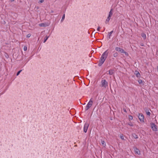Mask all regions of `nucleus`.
Listing matches in <instances>:
<instances>
[{
	"label": "nucleus",
	"instance_id": "nucleus-25",
	"mask_svg": "<svg viewBox=\"0 0 158 158\" xmlns=\"http://www.w3.org/2000/svg\"><path fill=\"white\" fill-rule=\"evenodd\" d=\"M101 143L102 144V145L103 146H105L106 145V143L103 140L102 141H101Z\"/></svg>",
	"mask_w": 158,
	"mask_h": 158
},
{
	"label": "nucleus",
	"instance_id": "nucleus-21",
	"mask_svg": "<svg viewBox=\"0 0 158 158\" xmlns=\"http://www.w3.org/2000/svg\"><path fill=\"white\" fill-rule=\"evenodd\" d=\"M4 56H5V57H6V58L7 59L9 57V56L8 54L6 53L5 52V53Z\"/></svg>",
	"mask_w": 158,
	"mask_h": 158
},
{
	"label": "nucleus",
	"instance_id": "nucleus-3",
	"mask_svg": "<svg viewBox=\"0 0 158 158\" xmlns=\"http://www.w3.org/2000/svg\"><path fill=\"white\" fill-rule=\"evenodd\" d=\"M150 127L152 131L155 132L156 134L158 135V128L157 126L154 123L152 122L150 123Z\"/></svg>",
	"mask_w": 158,
	"mask_h": 158
},
{
	"label": "nucleus",
	"instance_id": "nucleus-26",
	"mask_svg": "<svg viewBox=\"0 0 158 158\" xmlns=\"http://www.w3.org/2000/svg\"><path fill=\"white\" fill-rule=\"evenodd\" d=\"M125 51L123 49L121 48L119 52H120L121 53H123Z\"/></svg>",
	"mask_w": 158,
	"mask_h": 158
},
{
	"label": "nucleus",
	"instance_id": "nucleus-37",
	"mask_svg": "<svg viewBox=\"0 0 158 158\" xmlns=\"http://www.w3.org/2000/svg\"><path fill=\"white\" fill-rule=\"evenodd\" d=\"M15 0H10L11 1V2H13Z\"/></svg>",
	"mask_w": 158,
	"mask_h": 158
},
{
	"label": "nucleus",
	"instance_id": "nucleus-2",
	"mask_svg": "<svg viewBox=\"0 0 158 158\" xmlns=\"http://www.w3.org/2000/svg\"><path fill=\"white\" fill-rule=\"evenodd\" d=\"M100 86L101 88L106 89L108 88V83L105 79H102L100 82Z\"/></svg>",
	"mask_w": 158,
	"mask_h": 158
},
{
	"label": "nucleus",
	"instance_id": "nucleus-35",
	"mask_svg": "<svg viewBox=\"0 0 158 158\" xmlns=\"http://www.w3.org/2000/svg\"><path fill=\"white\" fill-rule=\"evenodd\" d=\"M123 110L124 112H127L126 110L125 109H124Z\"/></svg>",
	"mask_w": 158,
	"mask_h": 158
},
{
	"label": "nucleus",
	"instance_id": "nucleus-14",
	"mask_svg": "<svg viewBox=\"0 0 158 158\" xmlns=\"http://www.w3.org/2000/svg\"><path fill=\"white\" fill-rule=\"evenodd\" d=\"M146 114L147 115L150 116L151 114V113L149 112V110L148 109H146L145 110Z\"/></svg>",
	"mask_w": 158,
	"mask_h": 158
},
{
	"label": "nucleus",
	"instance_id": "nucleus-19",
	"mask_svg": "<svg viewBox=\"0 0 158 158\" xmlns=\"http://www.w3.org/2000/svg\"><path fill=\"white\" fill-rule=\"evenodd\" d=\"M65 18V14H64L63 16H62V19L60 20V21L61 22H63V21H64V19Z\"/></svg>",
	"mask_w": 158,
	"mask_h": 158
},
{
	"label": "nucleus",
	"instance_id": "nucleus-18",
	"mask_svg": "<svg viewBox=\"0 0 158 158\" xmlns=\"http://www.w3.org/2000/svg\"><path fill=\"white\" fill-rule=\"evenodd\" d=\"M121 48L116 47L115 48V50L116 51H118V52H120V50Z\"/></svg>",
	"mask_w": 158,
	"mask_h": 158
},
{
	"label": "nucleus",
	"instance_id": "nucleus-38",
	"mask_svg": "<svg viewBox=\"0 0 158 158\" xmlns=\"http://www.w3.org/2000/svg\"><path fill=\"white\" fill-rule=\"evenodd\" d=\"M105 27H104V29H103V30H103V32L105 31Z\"/></svg>",
	"mask_w": 158,
	"mask_h": 158
},
{
	"label": "nucleus",
	"instance_id": "nucleus-1",
	"mask_svg": "<svg viewBox=\"0 0 158 158\" xmlns=\"http://www.w3.org/2000/svg\"><path fill=\"white\" fill-rule=\"evenodd\" d=\"M108 50H106L102 54L98 63L99 66H101L103 64L108 56Z\"/></svg>",
	"mask_w": 158,
	"mask_h": 158
},
{
	"label": "nucleus",
	"instance_id": "nucleus-31",
	"mask_svg": "<svg viewBox=\"0 0 158 158\" xmlns=\"http://www.w3.org/2000/svg\"><path fill=\"white\" fill-rule=\"evenodd\" d=\"M123 53H124L126 56H128L129 55L128 53L127 52H125V51Z\"/></svg>",
	"mask_w": 158,
	"mask_h": 158
},
{
	"label": "nucleus",
	"instance_id": "nucleus-29",
	"mask_svg": "<svg viewBox=\"0 0 158 158\" xmlns=\"http://www.w3.org/2000/svg\"><path fill=\"white\" fill-rule=\"evenodd\" d=\"M23 50L24 51H26L27 50V47L26 46H24L23 47Z\"/></svg>",
	"mask_w": 158,
	"mask_h": 158
},
{
	"label": "nucleus",
	"instance_id": "nucleus-36",
	"mask_svg": "<svg viewBox=\"0 0 158 158\" xmlns=\"http://www.w3.org/2000/svg\"><path fill=\"white\" fill-rule=\"evenodd\" d=\"M53 12H54V11L53 10H51V12L52 13H53Z\"/></svg>",
	"mask_w": 158,
	"mask_h": 158
},
{
	"label": "nucleus",
	"instance_id": "nucleus-30",
	"mask_svg": "<svg viewBox=\"0 0 158 158\" xmlns=\"http://www.w3.org/2000/svg\"><path fill=\"white\" fill-rule=\"evenodd\" d=\"M31 34L30 33H29L27 35V37L29 38L31 37Z\"/></svg>",
	"mask_w": 158,
	"mask_h": 158
},
{
	"label": "nucleus",
	"instance_id": "nucleus-24",
	"mask_svg": "<svg viewBox=\"0 0 158 158\" xmlns=\"http://www.w3.org/2000/svg\"><path fill=\"white\" fill-rule=\"evenodd\" d=\"M128 125L131 126H133L134 125L132 122H130L129 123H128Z\"/></svg>",
	"mask_w": 158,
	"mask_h": 158
},
{
	"label": "nucleus",
	"instance_id": "nucleus-4",
	"mask_svg": "<svg viewBox=\"0 0 158 158\" xmlns=\"http://www.w3.org/2000/svg\"><path fill=\"white\" fill-rule=\"evenodd\" d=\"M93 102L92 98H91L86 106L85 108V111L87 110L92 106Z\"/></svg>",
	"mask_w": 158,
	"mask_h": 158
},
{
	"label": "nucleus",
	"instance_id": "nucleus-20",
	"mask_svg": "<svg viewBox=\"0 0 158 158\" xmlns=\"http://www.w3.org/2000/svg\"><path fill=\"white\" fill-rule=\"evenodd\" d=\"M118 56V53L117 52H115L113 54V56L114 57H116Z\"/></svg>",
	"mask_w": 158,
	"mask_h": 158
},
{
	"label": "nucleus",
	"instance_id": "nucleus-5",
	"mask_svg": "<svg viewBox=\"0 0 158 158\" xmlns=\"http://www.w3.org/2000/svg\"><path fill=\"white\" fill-rule=\"evenodd\" d=\"M138 118L140 121L142 122H144V117L143 114H139L138 115Z\"/></svg>",
	"mask_w": 158,
	"mask_h": 158
},
{
	"label": "nucleus",
	"instance_id": "nucleus-13",
	"mask_svg": "<svg viewBox=\"0 0 158 158\" xmlns=\"http://www.w3.org/2000/svg\"><path fill=\"white\" fill-rule=\"evenodd\" d=\"M113 11V9H111L110 11L109 12V13L108 16L110 17H111L113 15L112 11Z\"/></svg>",
	"mask_w": 158,
	"mask_h": 158
},
{
	"label": "nucleus",
	"instance_id": "nucleus-32",
	"mask_svg": "<svg viewBox=\"0 0 158 158\" xmlns=\"http://www.w3.org/2000/svg\"><path fill=\"white\" fill-rule=\"evenodd\" d=\"M101 28V27H99V26H98V28L97 29V31H100V29Z\"/></svg>",
	"mask_w": 158,
	"mask_h": 158
},
{
	"label": "nucleus",
	"instance_id": "nucleus-12",
	"mask_svg": "<svg viewBox=\"0 0 158 158\" xmlns=\"http://www.w3.org/2000/svg\"><path fill=\"white\" fill-rule=\"evenodd\" d=\"M138 81L139 84H142V85H144V82L142 80L139 79L138 80Z\"/></svg>",
	"mask_w": 158,
	"mask_h": 158
},
{
	"label": "nucleus",
	"instance_id": "nucleus-10",
	"mask_svg": "<svg viewBox=\"0 0 158 158\" xmlns=\"http://www.w3.org/2000/svg\"><path fill=\"white\" fill-rule=\"evenodd\" d=\"M141 36L143 38V40H144L146 39V34L144 33H141Z\"/></svg>",
	"mask_w": 158,
	"mask_h": 158
},
{
	"label": "nucleus",
	"instance_id": "nucleus-9",
	"mask_svg": "<svg viewBox=\"0 0 158 158\" xmlns=\"http://www.w3.org/2000/svg\"><path fill=\"white\" fill-rule=\"evenodd\" d=\"M111 17L109 16H108V17L107 18V19H106V20L105 21V23L106 24H107L109 21Z\"/></svg>",
	"mask_w": 158,
	"mask_h": 158
},
{
	"label": "nucleus",
	"instance_id": "nucleus-17",
	"mask_svg": "<svg viewBox=\"0 0 158 158\" xmlns=\"http://www.w3.org/2000/svg\"><path fill=\"white\" fill-rule=\"evenodd\" d=\"M49 37V36H46L45 37V38H44V41L43 42L44 43H45L46 42V41L48 40V39Z\"/></svg>",
	"mask_w": 158,
	"mask_h": 158
},
{
	"label": "nucleus",
	"instance_id": "nucleus-22",
	"mask_svg": "<svg viewBox=\"0 0 158 158\" xmlns=\"http://www.w3.org/2000/svg\"><path fill=\"white\" fill-rule=\"evenodd\" d=\"M133 116L131 115H129V120L130 121L133 119Z\"/></svg>",
	"mask_w": 158,
	"mask_h": 158
},
{
	"label": "nucleus",
	"instance_id": "nucleus-6",
	"mask_svg": "<svg viewBox=\"0 0 158 158\" xmlns=\"http://www.w3.org/2000/svg\"><path fill=\"white\" fill-rule=\"evenodd\" d=\"M89 126V123L87 122L85 123L83 128V131L85 133H86L87 132Z\"/></svg>",
	"mask_w": 158,
	"mask_h": 158
},
{
	"label": "nucleus",
	"instance_id": "nucleus-7",
	"mask_svg": "<svg viewBox=\"0 0 158 158\" xmlns=\"http://www.w3.org/2000/svg\"><path fill=\"white\" fill-rule=\"evenodd\" d=\"M133 149L135 154H137L138 155H139L140 154V152L139 150L136 147H133Z\"/></svg>",
	"mask_w": 158,
	"mask_h": 158
},
{
	"label": "nucleus",
	"instance_id": "nucleus-23",
	"mask_svg": "<svg viewBox=\"0 0 158 158\" xmlns=\"http://www.w3.org/2000/svg\"><path fill=\"white\" fill-rule=\"evenodd\" d=\"M39 25L40 26H41V27H42V26L43 27H45L46 26L45 25V24L44 23H40V24H39Z\"/></svg>",
	"mask_w": 158,
	"mask_h": 158
},
{
	"label": "nucleus",
	"instance_id": "nucleus-8",
	"mask_svg": "<svg viewBox=\"0 0 158 158\" xmlns=\"http://www.w3.org/2000/svg\"><path fill=\"white\" fill-rule=\"evenodd\" d=\"M135 74L137 77H140V75L139 72L137 70L135 71Z\"/></svg>",
	"mask_w": 158,
	"mask_h": 158
},
{
	"label": "nucleus",
	"instance_id": "nucleus-16",
	"mask_svg": "<svg viewBox=\"0 0 158 158\" xmlns=\"http://www.w3.org/2000/svg\"><path fill=\"white\" fill-rule=\"evenodd\" d=\"M113 73V70L110 69L109 71V75H112Z\"/></svg>",
	"mask_w": 158,
	"mask_h": 158
},
{
	"label": "nucleus",
	"instance_id": "nucleus-34",
	"mask_svg": "<svg viewBox=\"0 0 158 158\" xmlns=\"http://www.w3.org/2000/svg\"><path fill=\"white\" fill-rule=\"evenodd\" d=\"M44 0H40V3H42L44 2Z\"/></svg>",
	"mask_w": 158,
	"mask_h": 158
},
{
	"label": "nucleus",
	"instance_id": "nucleus-15",
	"mask_svg": "<svg viewBox=\"0 0 158 158\" xmlns=\"http://www.w3.org/2000/svg\"><path fill=\"white\" fill-rule=\"evenodd\" d=\"M132 136L135 139H136L138 138V136L135 133L132 134Z\"/></svg>",
	"mask_w": 158,
	"mask_h": 158
},
{
	"label": "nucleus",
	"instance_id": "nucleus-11",
	"mask_svg": "<svg viewBox=\"0 0 158 158\" xmlns=\"http://www.w3.org/2000/svg\"><path fill=\"white\" fill-rule=\"evenodd\" d=\"M114 31L113 30L112 31L110 32H109L108 33V38L109 39H110V37L111 36L113 32Z\"/></svg>",
	"mask_w": 158,
	"mask_h": 158
},
{
	"label": "nucleus",
	"instance_id": "nucleus-28",
	"mask_svg": "<svg viewBox=\"0 0 158 158\" xmlns=\"http://www.w3.org/2000/svg\"><path fill=\"white\" fill-rule=\"evenodd\" d=\"M120 138L122 139V140H124V137L123 136V134H122L121 135H120Z\"/></svg>",
	"mask_w": 158,
	"mask_h": 158
},
{
	"label": "nucleus",
	"instance_id": "nucleus-27",
	"mask_svg": "<svg viewBox=\"0 0 158 158\" xmlns=\"http://www.w3.org/2000/svg\"><path fill=\"white\" fill-rule=\"evenodd\" d=\"M22 71V70H20L19 71H18L17 72V73L16 75L17 76L19 75V73H20V72Z\"/></svg>",
	"mask_w": 158,
	"mask_h": 158
},
{
	"label": "nucleus",
	"instance_id": "nucleus-33",
	"mask_svg": "<svg viewBox=\"0 0 158 158\" xmlns=\"http://www.w3.org/2000/svg\"><path fill=\"white\" fill-rule=\"evenodd\" d=\"M140 45L142 46H144L143 44V43H141L140 44Z\"/></svg>",
	"mask_w": 158,
	"mask_h": 158
}]
</instances>
